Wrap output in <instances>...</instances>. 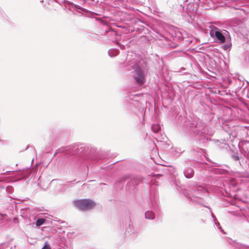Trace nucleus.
Returning a JSON list of instances; mask_svg holds the SVG:
<instances>
[{
	"label": "nucleus",
	"instance_id": "7",
	"mask_svg": "<svg viewBox=\"0 0 249 249\" xmlns=\"http://www.w3.org/2000/svg\"><path fill=\"white\" fill-rule=\"evenodd\" d=\"M42 249H52L50 245L49 244V243L46 242H45L44 246L42 248Z\"/></svg>",
	"mask_w": 249,
	"mask_h": 249
},
{
	"label": "nucleus",
	"instance_id": "6",
	"mask_svg": "<svg viewBox=\"0 0 249 249\" xmlns=\"http://www.w3.org/2000/svg\"><path fill=\"white\" fill-rule=\"evenodd\" d=\"M45 222V219L44 218H40L37 219L36 222V225L37 226H39L42 225Z\"/></svg>",
	"mask_w": 249,
	"mask_h": 249
},
{
	"label": "nucleus",
	"instance_id": "3",
	"mask_svg": "<svg viewBox=\"0 0 249 249\" xmlns=\"http://www.w3.org/2000/svg\"><path fill=\"white\" fill-rule=\"evenodd\" d=\"M215 36L219 41L220 43L222 44L225 42V37L220 32L216 31L215 32Z\"/></svg>",
	"mask_w": 249,
	"mask_h": 249
},
{
	"label": "nucleus",
	"instance_id": "5",
	"mask_svg": "<svg viewBox=\"0 0 249 249\" xmlns=\"http://www.w3.org/2000/svg\"><path fill=\"white\" fill-rule=\"evenodd\" d=\"M152 129L155 133H158L160 129V127L159 124H154L152 126Z\"/></svg>",
	"mask_w": 249,
	"mask_h": 249
},
{
	"label": "nucleus",
	"instance_id": "1",
	"mask_svg": "<svg viewBox=\"0 0 249 249\" xmlns=\"http://www.w3.org/2000/svg\"><path fill=\"white\" fill-rule=\"evenodd\" d=\"M74 206L82 211L90 210L95 206V203L89 199L77 200L73 202Z\"/></svg>",
	"mask_w": 249,
	"mask_h": 249
},
{
	"label": "nucleus",
	"instance_id": "2",
	"mask_svg": "<svg viewBox=\"0 0 249 249\" xmlns=\"http://www.w3.org/2000/svg\"><path fill=\"white\" fill-rule=\"evenodd\" d=\"M135 74L134 78L137 82L139 84H143L145 82V78L142 69L137 66L135 71Z\"/></svg>",
	"mask_w": 249,
	"mask_h": 249
},
{
	"label": "nucleus",
	"instance_id": "4",
	"mask_svg": "<svg viewBox=\"0 0 249 249\" xmlns=\"http://www.w3.org/2000/svg\"><path fill=\"white\" fill-rule=\"evenodd\" d=\"M145 216L146 218L150 219H153L155 217V214H154V213H153L152 212L148 211L145 213Z\"/></svg>",
	"mask_w": 249,
	"mask_h": 249
},
{
	"label": "nucleus",
	"instance_id": "8",
	"mask_svg": "<svg viewBox=\"0 0 249 249\" xmlns=\"http://www.w3.org/2000/svg\"><path fill=\"white\" fill-rule=\"evenodd\" d=\"M229 47H230V46H227V45H225V46H224V49H225V50H227V49H228Z\"/></svg>",
	"mask_w": 249,
	"mask_h": 249
}]
</instances>
